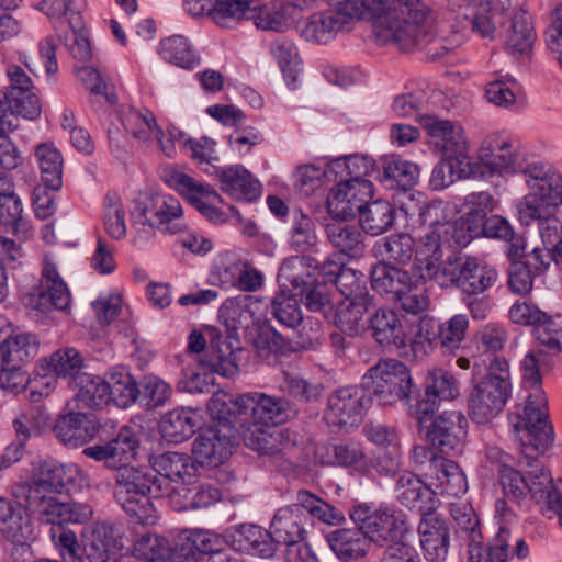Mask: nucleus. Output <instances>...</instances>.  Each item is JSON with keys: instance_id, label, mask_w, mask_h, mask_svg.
Masks as SVG:
<instances>
[{"instance_id": "1", "label": "nucleus", "mask_w": 562, "mask_h": 562, "mask_svg": "<svg viewBox=\"0 0 562 562\" xmlns=\"http://www.w3.org/2000/svg\"><path fill=\"white\" fill-rule=\"evenodd\" d=\"M364 19L372 22L373 35L382 45L412 52L436 41V15L424 0H341L334 8L311 15L301 36L326 44Z\"/></svg>"}, {"instance_id": "2", "label": "nucleus", "mask_w": 562, "mask_h": 562, "mask_svg": "<svg viewBox=\"0 0 562 562\" xmlns=\"http://www.w3.org/2000/svg\"><path fill=\"white\" fill-rule=\"evenodd\" d=\"M448 206V203L436 200L419 209L420 221L428 228L419 237L413 262L415 280L424 283L434 280L441 288H449L454 261V256L442 260V247H464L471 241L468 229L446 221Z\"/></svg>"}, {"instance_id": "3", "label": "nucleus", "mask_w": 562, "mask_h": 562, "mask_svg": "<svg viewBox=\"0 0 562 562\" xmlns=\"http://www.w3.org/2000/svg\"><path fill=\"white\" fill-rule=\"evenodd\" d=\"M542 351H529L521 361L522 403H517L508 414V423L516 439L524 445V451L530 456L541 452L552 443V426L548 420V400L541 387L539 362Z\"/></svg>"}, {"instance_id": "4", "label": "nucleus", "mask_w": 562, "mask_h": 562, "mask_svg": "<svg viewBox=\"0 0 562 562\" xmlns=\"http://www.w3.org/2000/svg\"><path fill=\"white\" fill-rule=\"evenodd\" d=\"M512 393L509 363L503 358H496L490 363L486 375L473 386L469 395V417L479 425L491 423L503 412Z\"/></svg>"}, {"instance_id": "5", "label": "nucleus", "mask_w": 562, "mask_h": 562, "mask_svg": "<svg viewBox=\"0 0 562 562\" xmlns=\"http://www.w3.org/2000/svg\"><path fill=\"white\" fill-rule=\"evenodd\" d=\"M371 285L374 291L390 300L397 301L411 314L427 310L429 297L426 285L415 280L407 270L386 262L376 263L371 270Z\"/></svg>"}, {"instance_id": "6", "label": "nucleus", "mask_w": 562, "mask_h": 562, "mask_svg": "<svg viewBox=\"0 0 562 562\" xmlns=\"http://www.w3.org/2000/svg\"><path fill=\"white\" fill-rule=\"evenodd\" d=\"M528 194L517 204L521 223L529 225L547 209H559L562 195V173L542 164H531L527 169Z\"/></svg>"}, {"instance_id": "7", "label": "nucleus", "mask_w": 562, "mask_h": 562, "mask_svg": "<svg viewBox=\"0 0 562 562\" xmlns=\"http://www.w3.org/2000/svg\"><path fill=\"white\" fill-rule=\"evenodd\" d=\"M363 386L378 405L391 406L409 397L413 382L403 362L384 359L368 370L363 376Z\"/></svg>"}, {"instance_id": "8", "label": "nucleus", "mask_w": 562, "mask_h": 562, "mask_svg": "<svg viewBox=\"0 0 562 562\" xmlns=\"http://www.w3.org/2000/svg\"><path fill=\"white\" fill-rule=\"evenodd\" d=\"M521 458L519 467L526 471L528 495L540 506L542 513L550 519L558 517L562 525V482L554 481L550 471L539 464L538 458L542 456L551 443L541 452H532L530 456L524 451L520 440Z\"/></svg>"}, {"instance_id": "9", "label": "nucleus", "mask_w": 562, "mask_h": 562, "mask_svg": "<svg viewBox=\"0 0 562 562\" xmlns=\"http://www.w3.org/2000/svg\"><path fill=\"white\" fill-rule=\"evenodd\" d=\"M349 516L361 528L370 543L387 547L401 542L407 530L404 515L389 507L373 508L367 504H358L351 508Z\"/></svg>"}, {"instance_id": "10", "label": "nucleus", "mask_w": 562, "mask_h": 562, "mask_svg": "<svg viewBox=\"0 0 562 562\" xmlns=\"http://www.w3.org/2000/svg\"><path fill=\"white\" fill-rule=\"evenodd\" d=\"M40 342L32 334L9 336L0 344V387L24 389L27 378L22 366L37 355Z\"/></svg>"}, {"instance_id": "11", "label": "nucleus", "mask_w": 562, "mask_h": 562, "mask_svg": "<svg viewBox=\"0 0 562 562\" xmlns=\"http://www.w3.org/2000/svg\"><path fill=\"white\" fill-rule=\"evenodd\" d=\"M479 158L491 171L499 175H527L528 164L519 145L508 135L499 132L488 133L479 148Z\"/></svg>"}, {"instance_id": "12", "label": "nucleus", "mask_w": 562, "mask_h": 562, "mask_svg": "<svg viewBox=\"0 0 562 562\" xmlns=\"http://www.w3.org/2000/svg\"><path fill=\"white\" fill-rule=\"evenodd\" d=\"M236 445V430L231 423L213 424L200 430L192 456L201 467L218 468L232 457Z\"/></svg>"}, {"instance_id": "13", "label": "nucleus", "mask_w": 562, "mask_h": 562, "mask_svg": "<svg viewBox=\"0 0 562 562\" xmlns=\"http://www.w3.org/2000/svg\"><path fill=\"white\" fill-rule=\"evenodd\" d=\"M430 148L441 157L456 159L458 166H468V140L460 124L437 116H420Z\"/></svg>"}, {"instance_id": "14", "label": "nucleus", "mask_w": 562, "mask_h": 562, "mask_svg": "<svg viewBox=\"0 0 562 562\" xmlns=\"http://www.w3.org/2000/svg\"><path fill=\"white\" fill-rule=\"evenodd\" d=\"M469 422L460 411H445L431 422L426 436L431 447L448 456L463 452L468 439Z\"/></svg>"}, {"instance_id": "15", "label": "nucleus", "mask_w": 562, "mask_h": 562, "mask_svg": "<svg viewBox=\"0 0 562 562\" xmlns=\"http://www.w3.org/2000/svg\"><path fill=\"white\" fill-rule=\"evenodd\" d=\"M144 223L171 234H183L188 225L183 220L181 202L170 194H145L137 202Z\"/></svg>"}, {"instance_id": "16", "label": "nucleus", "mask_w": 562, "mask_h": 562, "mask_svg": "<svg viewBox=\"0 0 562 562\" xmlns=\"http://www.w3.org/2000/svg\"><path fill=\"white\" fill-rule=\"evenodd\" d=\"M162 179L205 216L210 218L220 216L217 205L221 198L212 187L195 181L176 167L165 168Z\"/></svg>"}, {"instance_id": "17", "label": "nucleus", "mask_w": 562, "mask_h": 562, "mask_svg": "<svg viewBox=\"0 0 562 562\" xmlns=\"http://www.w3.org/2000/svg\"><path fill=\"white\" fill-rule=\"evenodd\" d=\"M70 304V293L63 281L56 265L50 259L44 260L42 279L29 296V305L41 313L54 308L65 310Z\"/></svg>"}, {"instance_id": "18", "label": "nucleus", "mask_w": 562, "mask_h": 562, "mask_svg": "<svg viewBox=\"0 0 562 562\" xmlns=\"http://www.w3.org/2000/svg\"><path fill=\"white\" fill-rule=\"evenodd\" d=\"M452 272L449 288L457 286L469 295L483 293L497 280L495 269L469 256H454Z\"/></svg>"}, {"instance_id": "19", "label": "nucleus", "mask_w": 562, "mask_h": 562, "mask_svg": "<svg viewBox=\"0 0 562 562\" xmlns=\"http://www.w3.org/2000/svg\"><path fill=\"white\" fill-rule=\"evenodd\" d=\"M373 184L371 181L353 182L339 181L327 195V210L337 218L353 216L363 209V203L372 198Z\"/></svg>"}, {"instance_id": "20", "label": "nucleus", "mask_w": 562, "mask_h": 562, "mask_svg": "<svg viewBox=\"0 0 562 562\" xmlns=\"http://www.w3.org/2000/svg\"><path fill=\"white\" fill-rule=\"evenodd\" d=\"M423 476L435 497L460 498L468 491L465 473L457 462L447 458L435 459L430 471H424Z\"/></svg>"}, {"instance_id": "21", "label": "nucleus", "mask_w": 562, "mask_h": 562, "mask_svg": "<svg viewBox=\"0 0 562 562\" xmlns=\"http://www.w3.org/2000/svg\"><path fill=\"white\" fill-rule=\"evenodd\" d=\"M363 391L358 386L337 390L328 397L326 420L337 427H353L362 419Z\"/></svg>"}, {"instance_id": "22", "label": "nucleus", "mask_w": 562, "mask_h": 562, "mask_svg": "<svg viewBox=\"0 0 562 562\" xmlns=\"http://www.w3.org/2000/svg\"><path fill=\"white\" fill-rule=\"evenodd\" d=\"M419 542L428 562H443L448 555L450 530L447 521L434 512L423 515L418 525Z\"/></svg>"}, {"instance_id": "23", "label": "nucleus", "mask_w": 562, "mask_h": 562, "mask_svg": "<svg viewBox=\"0 0 562 562\" xmlns=\"http://www.w3.org/2000/svg\"><path fill=\"white\" fill-rule=\"evenodd\" d=\"M372 335L378 344L396 349H407L409 321L390 308H379L370 319Z\"/></svg>"}, {"instance_id": "24", "label": "nucleus", "mask_w": 562, "mask_h": 562, "mask_svg": "<svg viewBox=\"0 0 562 562\" xmlns=\"http://www.w3.org/2000/svg\"><path fill=\"white\" fill-rule=\"evenodd\" d=\"M268 308V301L248 295V314L251 317L257 316V321L254 323L256 328L252 347L256 355L261 359H268L271 355L282 352L284 349L283 338L269 324L260 321L261 317H266Z\"/></svg>"}, {"instance_id": "25", "label": "nucleus", "mask_w": 562, "mask_h": 562, "mask_svg": "<svg viewBox=\"0 0 562 562\" xmlns=\"http://www.w3.org/2000/svg\"><path fill=\"white\" fill-rule=\"evenodd\" d=\"M395 492L402 505L416 508L423 515L434 512L439 505V499L434 496L426 480L423 481L408 471L403 472L396 480Z\"/></svg>"}, {"instance_id": "26", "label": "nucleus", "mask_w": 562, "mask_h": 562, "mask_svg": "<svg viewBox=\"0 0 562 562\" xmlns=\"http://www.w3.org/2000/svg\"><path fill=\"white\" fill-rule=\"evenodd\" d=\"M116 495L123 505L132 513L140 516L136 505L145 508L149 505L147 494L150 493V480L146 474L133 467H120L116 476Z\"/></svg>"}, {"instance_id": "27", "label": "nucleus", "mask_w": 562, "mask_h": 562, "mask_svg": "<svg viewBox=\"0 0 562 562\" xmlns=\"http://www.w3.org/2000/svg\"><path fill=\"white\" fill-rule=\"evenodd\" d=\"M100 426L94 417L83 413L69 412L58 417L54 432L65 445L81 447L91 441Z\"/></svg>"}, {"instance_id": "28", "label": "nucleus", "mask_w": 562, "mask_h": 562, "mask_svg": "<svg viewBox=\"0 0 562 562\" xmlns=\"http://www.w3.org/2000/svg\"><path fill=\"white\" fill-rule=\"evenodd\" d=\"M450 513L458 526L460 538L468 541V562H488L482 544L479 518L469 504L452 503Z\"/></svg>"}, {"instance_id": "29", "label": "nucleus", "mask_w": 562, "mask_h": 562, "mask_svg": "<svg viewBox=\"0 0 562 562\" xmlns=\"http://www.w3.org/2000/svg\"><path fill=\"white\" fill-rule=\"evenodd\" d=\"M83 548L91 562H117L123 543L111 526L97 524L86 536Z\"/></svg>"}, {"instance_id": "30", "label": "nucleus", "mask_w": 562, "mask_h": 562, "mask_svg": "<svg viewBox=\"0 0 562 562\" xmlns=\"http://www.w3.org/2000/svg\"><path fill=\"white\" fill-rule=\"evenodd\" d=\"M326 541L342 562H352L364 558L371 547L366 535L358 528H339L326 535Z\"/></svg>"}, {"instance_id": "31", "label": "nucleus", "mask_w": 562, "mask_h": 562, "mask_svg": "<svg viewBox=\"0 0 562 562\" xmlns=\"http://www.w3.org/2000/svg\"><path fill=\"white\" fill-rule=\"evenodd\" d=\"M30 498L40 517L46 524L54 527H63L64 524L77 521L74 508L57 499L52 491H46L43 484H37L31 490Z\"/></svg>"}, {"instance_id": "32", "label": "nucleus", "mask_w": 562, "mask_h": 562, "mask_svg": "<svg viewBox=\"0 0 562 562\" xmlns=\"http://www.w3.org/2000/svg\"><path fill=\"white\" fill-rule=\"evenodd\" d=\"M306 516L299 506L286 505L279 508L270 522L271 535L278 543L304 540Z\"/></svg>"}, {"instance_id": "33", "label": "nucleus", "mask_w": 562, "mask_h": 562, "mask_svg": "<svg viewBox=\"0 0 562 562\" xmlns=\"http://www.w3.org/2000/svg\"><path fill=\"white\" fill-rule=\"evenodd\" d=\"M201 420L202 415L198 409L176 408L162 416L159 430L167 441L179 443L194 434Z\"/></svg>"}, {"instance_id": "34", "label": "nucleus", "mask_w": 562, "mask_h": 562, "mask_svg": "<svg viewBox=\"0 0 562 562\" xmlns=\"http://www.w3.org/2000/svg\"><path fill=\"white\" fill-rule=\"evenodd\" d=\"M126 128L137 139L147 142L156 138L161 150L166 155H171L173 143L165 136L164 131L158 125L156 117L149 110L132 111L126 116Z\"/></svg>"}, {"instance_id": "35", "label": "nucleus", "mask_w": 562, "mask_h": 562, "mask_svg": "<svg viewBox=\"0 0 562 562\" xmlns=\"http://www.w3.org/2000/svg\"><path fill=\"white\" fill-rule=\"evenodd\" d=\"M153 469L176 485L191 484L196 473L190 458L183 453H164L153 460Z\"/></svg>"}, {"instance_id": "36", "label": "nucleus", "mask_w": 562, "mask_h": 562, "mask_svg": "<svg viewBox=\"0 0 562 562\" xmlns=\"http://www.w3.org/2000/svg\"><path fill=\"white\" fill-rule=\"evenodd\" d=\"M42 112V104L35 92L5 93L0 101V124L4 128L14 130L15 124L9 119L11 115L21 116L26 120H35Z\"/></svg>"}, {"instance_id": "37", "label": "nucleus", "mask_w": 562, "mask_h": 562, "mask_svg": "<svg viewBox=\"0 0 562 562\" xmlns=\"http://www.w3.org/2000/svg\"><path fill=\"white\" fill-rule=\"evenodd\" d=\"M414 238L406 233L392 234L378 240L373 247L376 257L390 265H407L416 251Z\"/></svg>"}, {"instance_id": "38", "label": "nucleus", "mask_w": 562, "mask_h": 562, "mask_svg": "<svg viewBox=\"0 0 562 562\" xmlns=\"http://www.w3.org/2000/svg\"><path fill=\"white\" fill-rule=\"evenodd\" d=\"M0 514V530L18 546H30L36 539V532L30 515L23 509H10Z\"/></svg>"}, {"instance_id": "39", "label": "nucleus", "mask_w": 562, "mask_h": 562, "mask_svg": "<svg viewBox=\"0 0 562 562\" xmlns=\"http://www.w3.org/2000/svg\"><path fill=\"white\" fill-rule=\"evenodd\" d=\"M495 205L496 202L491 193L472 192L464 198L461 205V212L465 221L454 223L468 229L472 238L473 235L479 234L480 226L487 218V214L495 209Z\"/></svg>"}, {"instance_id": "40", "label": "nucleus", "mask_w": 562, "mask_h": 562, "mask_svg": "<svg viewBox=\"0 0 562 562\" xmlns=\"http://www.w3.org/2000/svg\"><path fill=\"white\" fill-rule=\"evenodd\" d=\"M371 304V299L340 301L335 314V325L349 336L357 335L366 327V314Z\"/></svg>"}, {"instance_id": "41", "label": "nucleus", "mask_w": 562, "mask_h": 562, "mask_svg": "<svg viewBox=\"0 0 562 562\" xmlns=\"http://www.w3.org/2000/svg\"><path fill=\"white\" fill-rule=\"evenodd\" d=\"M326 233L331 245L340 252L351 257L359 256L363 250L362 233L355 224L335 220L327 224Z\"/></svg>"}, {"instance_id": "42", "label": "nucleus", "mask_w": 562, "mask_h": 562, "mask_svg": "<svg viewBox=\"0 0 562 562\" xmlns=\"http://www.w3.org/2000/svg\"><path fill=\"white\" fill-rule=\"evenodd\" d=\"M248 401L255 403L252 407V427L273 428L288 418L284 403L265 394H249Z\"/></svg>"}, {"instance_id": "43", "label": "nucleus", "mask_w": 562, "mask_h": 562, "mask_svg": "<svg viewBox=\"0 0 562 562\" xmlns=\"http://www.w3.org/2000/svg\"><path fill=\"white\" fill-rule=\"evenodd\" d=\"M85 362L83 356L76 348L64 347L54 351L45 360V370L58 378L78 380Z\"/></svg>"}, {"instance_id": "44", "label": "nucleus", "mask_w": 562, "mask_h": 562, "mask_svg": "<svg viewBox=\"0 0 562 562\" xmlns=\"http://www.w3.org/2000/svg\"><path fill=\"white\" fill-rule=\"evenodd\" d=\"M359 213L362 229L372 236H378L389 231L395 220L393 206L384 200L368 203Z\"/></svg>"}, {"instance_id": "45", "label": "nucleus", "mask_w": 562, "mask_h": 562, "mask_svg": "<svg viewBox=\"0 0 562 562\" xmlns=\"http://www.w3.org/2000/svg\"><path fill=\"white\" fill-rule=\"evenodd\" d=\"M289 7L278 9L274 4H258L248 0V20H251L258 30L283 32L291 24L286 15Z\"/></svg>"}, {"instance_id": "46", "label": "nucleus", "mask_w": 562, "mask_h": 562, "mask_svg": "<svg viewBox=\"0 0 562 562\" xmlns=\"http://www.w3.org/2000/svg\"><path fill=\"white\" fill-rule=\"evenodd\" d=\"M35 157L44 184L50 190H58L63 183L64 159L61 153L52 144L44 143L36 147Z\"/></svg>"}, {"instance_id": "47", "label": "nucleus", "mask_w": 562, "mask_h": 562, "mask_svg": "<svg viewBox=\"0 0 562 562\" xmlns=\"http://www.w3.org/2000/svg\"><path fill=\"white\" fill-rule=\"evenodd\" d=\"M249 430L251 449L263 456L276 457L294 445L286 429L252 427Z\"/></svg>"}, {"instance_id": "48", "label": "nucleus", "mask_w": 562, "mask_h": 562, "mask_svg": "<svg viewBox=\"0 0 562 562\" xmlns=\"http://www.w3.org/2000/svg\"><path fill=\"white\" fill-rule=\"evenodd\" d=\"M42 482L54 488L80 487L88 477L75 463H45L41 469Z\"/></svg>"}, {"instance_id": "49", "label": "nucleus", "mask_w": 562, "mask_h": 562, "mask_svg": "<svg viewBox=\"0 0 562 562\" xmlns=\"http://www.w3.org/2000/svg\"><path fill=\"white\" fill-rule=\"evenodd\" d=\"M536 33L526 11L512 16V25L506 36V49L515 54H527L535 42Z\"/></svg>"}, {"instance_id": "50", "label": "nucleus", "mask_w": 562, "mask_h": 562, "mask_svg": "<svg viewBox=\"0 0 562 562\" xmlns=\"http://www.w3.org/2000/svg\"><path fill=\"white\" fill-rule=\"evenodd\" d=\"M105 381L109 403L113 402L120 407H126L137 398V384L133 376L125 370H113L106 375Z\"/></svg>"}, {"instance_id": "51", "label": "nucleus", "mask_w": 562, "mask_h": 562, "mask_svg": "<svg viewBox=\"0 0 562 562\" xmlns=\"http://www.w3.org/2000/svg\"><path fill=\"white\" fill-rule=\"evenodd\" d=\"M291 506H299L324 524L335 525L344 520L341 512L307 490H300L296 493V503Z\"/></svg>"}, {"instance_id": "52", "label": "nucleus", "mask_w": 562, "mask_h": 562, "mask_svg": "<svg viewBox=\"0 0 562 562\" xmlns=\"http://www.w3.org/2000/svg\"><path fill=\"white\" fill-rule=\"evenodd\" d=\"M382 177L384 180L396 182L402 188H408L417 182L419 168L412 161L391 155L382 159Z\"/></svg>"}, {"instance_id": "53", "label": "nucleus", "mask_w": 562, "mask_h": 562, "mask_svg": "<svg viewBox=\"0 0 562 562\" xmlns=\"http://www.w3.org/2000/svg\"><path fill=\"white\" fill-rule=\"evenodd\" d=\"M270 54L277 60L288 85L295 88L300 65L299 52L295 44L286 38H278L271 43Z\"/></svg>"}, {"instance_id": "54", "label": "nucleus", "mask_w": 562, "mask_h": 562, "mask_svg": "<svg viewBox=\"0 0 562 562\" xmlns=\"http://www.w3.org/2000/svg\"><path fill=\"white\" fill-rule=\"evenodd\" d=\"M184 550L195 552L201 559L204 555L215 554L222 550V540L216 535L204 530H184L178 539Z\"/></svg>"}, {"instance_id": "55", "label": "nucleus", "mask_w": 562, "mask_h": 562, "mask_svg": "<svg viewBox=\"0 0 562 562\" xmlns=\"http://www.w3.org/2000/svg\"><path fill=\"white\" fill-rule=\"evenodd\" d=\"M0 222L12 226L14 231H19L23 221L21 201L13 193L12 183L7 177L5 179H0Z\"/></svg>"}, {"instance_id": "56", "label": "nucleus", "mask_w": 562, "mask_h": 562, "mask_svg": "<svg viewBox=\"0 0 562 562\" xmlns=\"http://www.w3.org/2000/svg\"><path fill=\"white\" fill-rule=\"evenodd\" d=\"M458 395L459 384L451 373L442 369H435L429 373L425 391L427 398H435L440 402L453 400Z\"/></svg>"}, {"instance_id": "57", "label": "nucleus", "mask_w": 562, "mask_h": 562, "mask_svg": "<svg viewBox=\"0 0 562 562\" xmlns=\"http://www.w3.org/2000/svg\"><path fill=\"white\" fill-rule=\"evenodd\" d=\"M77 397L89 407H101L109 404V393L105 378L82 374L78 379Z\"/></svg>"}, {"instance_id": "58", "label": "nucleus", "mask_w": 562, "mask_h": 562, "mask_svg": "<svg viewBox=\"0 0 562 562\" xmlns=\"http://www.w3.org/2000/svg\"><path fill=\"white\" fill-rule=\"evenodd\" d=\"M104 226L109 235L121 239L126 234L124 211L121 196L116 192H108L103 200Z\"/></svg>"}, {"instance_id": "59", "label": "nucleus", "mask_w": 562, "mask_h": 562, "mask_svg": "<svg viewBox=\"0 0 562 562\" xmlns=\"http://www.w3.org/2000/svg\"><path fill=\"white\" fill-rule=\"evenodd\" d=\"M485 97L490 103L508 110L515 109L521 100L518 86L512 79L488 82L485 88Z\"/></svg>"}, {"instance_id": "60", "label": "nucleus", "mask_w": 562, "mask_h": 562, "mask_svg": "<svg viewBox=\"0 0 562 562\" xmlns=\"http://www.w3.org/2000/svg\"><path fill=\"white\" fill-rule=\"evenodd\" d=\"M170 551L168 541L158 535L145 533L136 539L133 554L136 559L155 562L164 559Z\"/></svg>"}, {"instance_id": "61", "label": "nucleus", "mask_w": 562, "mask_h": 562, "mask_svg": "<svg viewBox=\"0 0 562 562\" xmlns=\"http://www.w3.org/2000/svg\"><path fill=\"white\" fill-rule=\"evenodd\" d=\"M336 289L344 296V300L357 299L368 300L370 299L368 289L366 285L364 276L357 272L353 269L346 268L340 271V274L336 278Z\"/></svg>"}, {"instance_id": "62", "label": "nucleus", "mask_w": 562, "mask_h": 562, "mask_svg": "<svg viewBox=\"0 0 562 562\" xmlns=\"http://www.w3.org/2000/svg\"><path fill=\"white\" fill-rule=\"evenodd\" d=\"M469 319L464 314H457L439 325L438 338L443 348H459L465 338Z\"/></svg>"}, {"instance_id": "63", "label": "nucleus", "mask_w": 562, "mask_h": 562, "mask_svg": "<svg viewBox=\"0 0 562 562\" xmlns=\"http://www.w3.org/2000/svg\"><path fill=\"white\" fill-rule=\"evenodd\" d=\"M498 481L506 497L520 502L528 495L527 475L507 464L498 469Z\"/></svg>"}, {"instance_id": "64", "label": "nucleus", "mask_w": 562, "mask_h": 562, "mask_svg": "<svg viewBox=\"0 0 562 562\" xmlns=\"http://www.w3.org/2000/svg\"><path fill=\"white\" fill-rule=\"evenodd\" d=\"M535 338L549 349L562 350V315H546L544 319L536 327Z\"/></svg>"}]
</instances>
